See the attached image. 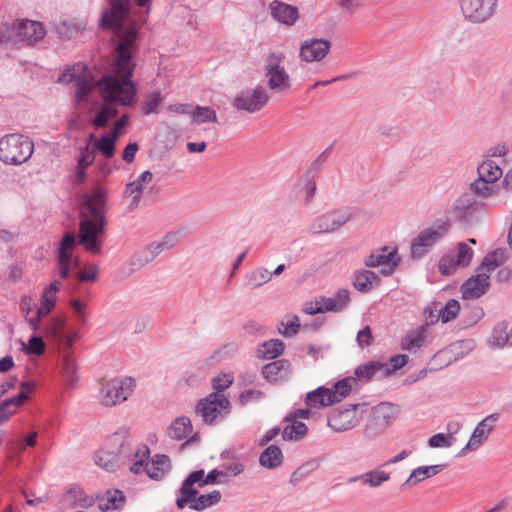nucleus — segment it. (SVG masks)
I'll return each instance as SVG.
<instances>
[{
    "mask_svg": "<svg viewBox=\"0 0 512 512\" xmlns=\"http://www.w3.org/2000/svg\"><path fill=\"white\" fill-rule=\"evenodd\" d=\"M380 277L373 271L367 269H357L352 275V286L361 293L370 292L374 286L379 285Z\"/></svg>",
    "mask_w": 512,
    "mask_h": 512,
    "instance_id": "nucleus-20",
    "label": "nucleus"
},
{
    "mask_svg": "<svg viewBox=\"0 0 512 512\" xmlns=\"http://www.w3.org/2000/svg\"><path fill=\"white\" fill-rule=\"evenodd\" d=\"M271 15L277 21L291 26L299 17L298 9L281 1H273L270 4Z\"/></svg>",
    "mask_w": 512,
    "mask_h": 512,
    "instance_id": "nucleus-21",
    "label": "nucleus"
},
{
    "mask_svg": "<svg viewBox=\"0 0 512 512\" xmlns=\"http://www.w3.org/2000/svg\"><path fill=\"white\" fill-rule=\"evenodd\" d=\"M229 412L230 401L221 393H210L200 399L195 407V414L208 425H213L219 418L227 416Z\"/></svg>",
    "mask_w": 512,
    "mask_h": 512,
    "instance_id": "nucleus-5",
    "label": "nucleus"
},
{
    "mask_svg": "<svg viewBox=\"0 0 512 512\" xmlns=\"http://www.w3.org/2000/svg\"><path fill=\"white\" fill-rule=\"evenodd\" d=\"M153 174L150 171L142 172L137 179L128 183L125 189V196H131L133 193L142 195L144 186L152 181Z\"/></svg>",
    "mask_w": 512,
    "mask_h": 512,
    "instance_id": "nucleus-47",
    "label": "nucleus"
},
{
    "mask_svg": "<svg viewBox=\"0 0 512 512\" xmlns=\"http://www.w3.org/2000/svg\"><path fill=\"white\" fill-rule=\"evenodd\" d=\"M157 257L156 252H154V249L151 244L139 249L136 251L130 261L129 266L132 272L137 271L153 261Z\"/></svg>",
    "mask_w": 512,
    "mask_h": 512,
    "instance_id": "nucleus-33",
    "label": "nucleus"
},
{
    "mask_svg": "<svg viewBox=\"0 0 512 512\" xmlns=\"http://www.w3.org/2000/svg\"><path fill=\"white\" fill-rule=\"evenodd\" d=\"M478 178L484 182L495 183L503 174L502 169L492 160L483 161L477 167Z\"/></svg>",
    "mask_w": 512,
    "mask_h": 512,
    "instance_id": "nucleus-35",
    "label": "nucleus"
},
{
    "mask_svg": "<svg viewBox=\"0 0 512 512\" xmlns=\"http://www.w3.org/2000/svg\"><path fill=\"white\" fill-rule=\"evenodd\" d=\"M129 7L130 3L127 0L112 1L110 9L103 13L100 22L103 28L115 30L119 38L113 62L115 75H105L95 81L88 67L83 63H77L59 77V82H76L75 101L78 104L86 100L95 87H98L107 103L127 106L133 102L136 89L131 76L135 63L131 51L135 46L137 28L135 22L128 23Z\"/></svg>",
    "mask_w": 512,
    "mask_h": 512,
    "instance_id": "nucleus-1",
    "label": "nucleus"
},
{
    "mask_svg": "<svg viewBox=\"0 0 512 512\" xmlns=\"http://www.w3.org/2000/svg\"><path fill=\"white\" fill-rule=\"evenodd\" d=\"M284 348L285 344L282 340L271 339L259 346L257 354L258 357L262 359H275L283 353Z\"/></svg>",
    "mask_w": 512,
    "mask_h": 512,
    "instance_id": "nucleus-38",
    "label": "nucleus"
},
{
    "mask_svg": "<svg viewBox=\"0 0 512 512\" xmlns=\"http://www.w3.org/2000/svg\"><path fill=\"white\" fill-rule=\"evenodd\" d=\"M477 200L471 192H464L459 195L450 209L452 218L465 226L472 225L477 217Z\"/></svg>",
    "mask_w": 512,
    "mask_h": 512,
    "instance_id": "nucleus-11",
    "label": "nucleus"
},
{
    "mask_svg": "<svg viewBox=\"0 0 512 512\" xmlns=\"http://www.w3.org/2000/svg\"><path fill=\"white\" fill-rule=\"evenodd\" d=\"M34 152V142L20 133L5 135L0 139V161L9 165L27 162Z\"/></svg>",
    "mask_w": 512,
    "mask_h": 512,
    "instance_id": "nucleus-3",
    "label": "nucleus"
},
{
    "mask_svg": "<svg viewBox=\"0 0 512 512\" xmlns=\"http://www.w3.org/2000/svg\"><path fill=\"white\" fill-rule=\"evenodd\" d=\"M489 274L479 272L468 278L461 286V294L464 299H478L484 295L489 288Z\"/></svg>",
    "mask_w": 512,
    "mask_h": 512,
    "instance_id": "nucleus-18",
    "label": "nucleus"
},
{
    "mask_svg": "<svg viewBox=\"0 0 512 512\" xmlns=\"http://www.w3.org/2000/svg\"><path fill=\"white\" fill-rule=\"evenodd\" d=\"M331 42L322 38H310L300 45L299 57L307 63L323 60L331 49Z\"/></svg>",
    "mask_w": 512,
    "mask_h": 512,
    "instance_id": "nucleus-16",
    "label": "nucleus"
},
{
    "mask_svg": "<svg viewBox=\"0 0 512 512\" xmlns=\"http://www.w3.org/2000/svg\"><path fill=\"white\" fill-rule=\"evenodd\" d=\"M424 331L425 326L423 325L418 330L411 331L410 333H408L401 342L402 348L404 350H408L409 352H417V350L420 349L424 342Z\"/></svg>",
    "mask_w": 512,
    "mask_h": 512,
    "instance_id": "nucleus-45",
    "label": "nucleus"
},
{
    "mask_svg": "<svg viewBox=\"0 0 512 512\" xmlns=\"http://www.w3.org/2000/svg\"><path fill=\"white\" fill-rule=\"evenodd\" d=\"M191 431L192 423L186 416L176 418L168 427V435L173 440H183Z\"/></svg>",
    "mask_w": 512,
    "mask_h": 512,
    "instance_id": "nucleus-36",
    "label": "nucleus"
},
{
    "mask_svg": "<svg viewBox=\"0 0 512 512\" xmlns=\"http://www.w3.org/2000/svg\"><path fill=\"white\" fill-rule=\"evenodd\" d=\"M282 328H279V332L284 337H292L296 335L300 329V319L298 316H287L284 321L281 322Z\"/></svg>",
    "mask_w": 512,
    "mask_h": 512,
    "instance_id": "nucleus-57",
    "label": "nucleus"
},
{
    "mask_svg": "<svg viewBox=\"0 0 512 512\" xmlns=\"http://www.w3.org/2000/svg\"><path fill=\"white\" fill-rule=\"evenodd\" d=\"M400 263V257L396 249H390L384 246L372 252L365 260L364 265L368 268L383 267L380 272L385 276L391 275Z\"/></svg>",
    "mask_w": 512,
    "mask_h": 512,
    "instance_id": "nucleus-15",
    "label": "nucleus"
},
{
    "mask_svg": "<svg viewBox=\"0 0 512 512\" xmlns=\"http://www.w3.org/2000/svg\"><path fill=\"white\" fill-rule=\"evenodd\" d=\"M463 17L470 23L482 24L494 17L499 0H459Z\"/></svg>",
    "mask_w": 512,
    "mask_h": 512,
    "instance_id": "nucleus-8",
    "label": "nucleus"
},
{
    "mask_svg": "<svg viewBox=\"0 0 512 512\" xmlns=\"http://www.w3.org/2000/svg\"><path fill=\"white\" fill-rule=\"evenodd\" d=\"M16 20L11 23H0V45L17 48L16 44Z\"/></svg>",
    "mask_w": 512,
    "mask_h": 512,
    "instance_id": "nucleus-51",
    "label": "nucleus"
},
{
    "mask_svg": "<svg viewBox=\"0 0 512 512\" xmlns=\"http://www.w3.org/2000/svg\"><path fill=\"white\" fill-rule=\"evenodd\" d=\"M271 281V274L266 268L257 267L244 277V285L256 289Z\"/></svg>",
    "mask_w": 512,
    "mask_h": 512,
    "instance_id": "nucleus-37",
    "label": "nucleus"
},
{
    "mask_svg": "<svg viewBox=\"0 0 512 512\" xmlns=\"http://www.w3.org/2000/svg\"><path fill=\"white\" fill-rule=\"evenodd\" d=\"M440 302L433 301L428 306L425 307L423 311L425 326L433 325L437 323L440 319Z\"/></svg>",
    "mask_w": 512,
    "mask_h": 512,
    "instance_id": "nucleus-58",
    "label": "nucleus"
},
{
    "mask_svg": "<svg viewBox=\"0 0 512 512\" xmlns=\"http://www.w3.org/2000/svg\"><path fill=\"white\" fill-rule=\"evenodd\" d=\"M105 203L106 192L103 188L97 187L91 195L84 194L81 214L92 216V209L95 212H102L101 208L104 207Z\"/></svg>",
    "mask_w": 512,
    "mask_h": 512,
    "instance_id": "nucleus-24",
    "label": "nucleus"
},
{
    "mask_svg": "<svg viewBox=\"0 0 512 512\" xmlns=\"http://www.w3.org/2000/svg\"><path fill=\"white\" fill-rule=\"evenodd\" d=\"M269 100L267 91L262 86L239 92L233 99L232 105L237 110L255 113L261 110Z\"/></svg>",
    "mask_w": 512,
    "mask_h": 512,
    "instance_id": "nucleus-12",
    "label": "nucleus"
},
{
    "mask_svg": "<svg viewBox=\"0 0 512 512\" xmlns=\"http://www.w3.org/2000/svg\"><path fill=\"white\" fill-rule=\"evenodd\" d=\"M509 324L500 322L492 330L488 344L491 348H503L507 343L512 344V333L508 332Z\"/></svg>",
    "mask_w": 512,
    "mask_h": 512,
    "instance_id": "nucleus-29",
    "label": "nucleus"
},
{
    "mask_svg": "<svg viewBox=\"0 0 512 512\" xmlns=\"http://www.w3.org/2000/svg\"><path fill=\"white\" fill-rule=\"evenodd\" d=\"M117 111L110 106H102L92 120V124L98 128H104L108 125L109 121L114 118Z\"/></svg>",
    "mask_w": 512,
    "mask_h": 512,
    "instance_id": "nucleus-54",
    "label": "nucleus"
},
{
    "mask_svg": "<svg viewBox=\"0 0 512 512\" xmlns=\"http://www.w3.org/2000/svg\"><path fill=\"white\" fill-rule=\"evenodd\" d=\"M23 403V395L5 399L0 404V424L6 422Z\"/></svg>",
    "mask_w": 512,
    "mask_h": 512,
    "instance_id": "nucleus-46",
    "label": "nucleus"
},
{
    "mask_svg": "<svg viewBox=\"0 0 512 512\" xmlns=\"http://www.w3.org/2000/svg\"><path fill=\"white\" fill-rule=\"evenodd\" d=\"M105 224L103 212H95L92 209V216L81 214L78 243L89 253L95 255L101 253Z\"/></svg>",
    "mask_w": 512,
    "mask_h": 512,
    "instance_id": "nucleus-2",
    "label": "nucleus"
},
{
    "mask_svg": "<svg viewBox=\"0 0 512 512\" xmlns=\"http://www.w3.org/2000/svg\"><path fill=\"white\" fill-rule=\"evenodd\" d=\"M195 475H196V479H194L192 481V484L199 488H202L209 484L224 483V481L222 480L223 475H222V472L220 469H213L206 476H205V472L203 469L196 470V471L191 472L187 476V478L191 479L193 476L195 477Z\"/></svg>",
    "mask_w": 512,
    "mask_h": 512,
    "instance_id": "nucleus-31",
    "label": "nucleus"
},
{
    "mask_svg": "<svg viewBox=\"0 0 512 512\" xmlns=\"http://www.w3.org/2000/svg\"><path fill=\"white\" fill-rule=\"evenodd\" d=\"M353 382V378L346 377L331 388L320 386L307 394L305 403L310 408H320L340 402L350 394Z\"/></svg>",
    "mask_w": 512,
    "mask_h": 512,
    "instance_id": "nucleus-4",
    "label": "nucleus"
},
{
    "mask_svg": "<svg viewBox=\"0 0 512 512\" xmlns=\"http://www.w3.org/2000/svg\"><path fill=\"white\" fill-rule=\"evenodd\" d=\"M135 387L131 377L114 378L102 384L99 392L100 403L112 407L127 400Z\"/></svg>",
    "mask_w": 512,
    "mask_h": 512,
    "instance_id": "nucleus-6",
    "label": "nucleus"
},
{
    "mask_svg": "<svg viewBox=\"0 0 512 512\" xmlns=\"http://www.w3.org/2000/svg\"><path fill=\"white\" fill-rule=\"evenodd\" d=\"M222 495L219 490H213L206 494H199L193 496L191 501L190 509L195 511H203L214 505H217L221 501Z\"/></svg>",
    "mask_w": 512,
    "mask_h": 512,
    "instance_id": "nucleus-32",
    "label": "nucleus"
},
{
    "mask_svg": "<svg viewBox=\"0 0 512 512\" xmlns=\"http://www.w3.org/2000/svg\"><path fill=\"white\" fill-rule=\"evenodd\" d=\"M89 140L95 141V149L106 158H112L114 156L117 139L113 138L112 135L104 134L99 139H96L95 135L91 134Z\"/></svg>",
    "mask_w": 512,
    "mask_h": 512,
    "instance_id": "nucleus-41",
    "label": "nucleus"
},
{
    "mask_svg": "<svg viewBox=\"0 0 512 512\" xmlns=\"http://www.w3.org/2000/svg\"><path fill=\"white\" fill-rule=\"evenodd\" d=\"M22 350L26 351L28 354L33 355H41L44 353L45 344L41 337L32 336L29 339L28 345H26L23 341H21Z\"/></svg>",
    "mask_w": 512,
    "mask_h": 512,
    "instance_id": "nucleus-59",
    "label": "nucleus"
},
{
    "mask_svg": "<svg viewBox=\"0 0 512 512\" xmlns=\"http://www.w3.org/2000/svg\"><path fill=\"white\" fill-rule=\"evenodd\" d=\"M352 214L348 208L336 209L316 217L311 230L315 234L333 233L350 221Z\"/></svg>",
    "mask_w": 512,
    "mask_h": 512,
    "instance_id": "nucleus-10",
    "label": "nucleus"
},
{
    "mask_svg": "<svg viewBox=\"0 0 512 512\" xmlns=\"http://www.w3.org/2000/svg\"><path fill=\"white\" fill-rule=\"evenodd\" d=\"M456 262L460 264L461 267H466L471 262L473 257V250L466 243L458 244V252L456 255Z\"/></svg>",
    "mask_w": 512,
    "mask_h": 512,
    "instance_id": "nucleus-61",
    "label": "nucleus"
},
{
    "mask_svg": "<svg viewBox=\"0 0 512 512\" xmlns=\"http://www.w3.org/2000/svg\"><path fill=\"white\" fill-rule=\"evenodd\" d=\"M55 306V296L49 295L43 292L41 296V307H36L35 316L31 317L29 323L32 329L36 331L38 329V323L43 315L48 314Z\"/></svg>",
    "mask_w": 512,
    "mask_h": 512,
    "instance_id": "nucleus-42",
    "label": "nucleus"
},
{
    "mask_svg": "<svg viewBox=\"0 0 512 512\" xmlns=\"http://www.w3.org/2000/svg\"><path fill=\"white\" fill-rule=\"evenodd\" d=\"M289 362L287 360H277L263 366L262 375L270 382H276L288 375Z\"/></svg>",
    "mask_w": 512,
    "mask_h": 512,
    "instance_id": "nucleus-26",
    "label": "nucleus"
},
{
    "mask_svg": "<svg viewBox=\"0 0 512 512\" xmlns=\"http://www.w3.org/2000/svg\"><path fill=\"white\" fill-rule=\"evenodd\" d=\"M318 466L316 460L308 461L301 466H299L290 477V483L292 485H297L300 481H302L309 473L315 470Z\"/></svg>",
    "mask_w": 512,
    "mask_h": 512,
    "instance_id": "nucleus-55",
    "label": "nucleus"
},
{
    "mask_svg": "<svg viewBox=\"0 0 512 512\" xmlns=\"http://www.w3.org/2000/svg\"><path fill=\"white\" fill-rule=\"evenodd\" d=\"M46 30L42 23L29 19L16 20V44L17 48L32 46L42 40Z\"/></svg>",
    "mask_w": 512,
    "mask_h": 512,
    "instance_id": "nucleus-14",
    "label": "nucleus"
},
{
    "mask_svg": "<svg viewBox=\"0 0 512 512\" xmlns=\"http://www.w3.org/2000/svg\"><path fill=\"white\" fill-rule=\"evenodd\" d=\"M126 431L113 434L107 442V447L119 446L114 449H102L95 454V463L106 471H114L119 465V454L122 453Z\"/></svg>",
    "mask_w": 512,
    "mask_h": 512,
    "instance_id": "nucleus-13",
    "label": "nucleus"
},
{
    "mask_svg": "<svg viewBox=\"0 0 512 512\" xmlns=\"http://www.w3.org/2000/svg\"><path fill=\"white\" fill-rule=\"evenodd\" d=\"M408 362L406 354L394 355L389 359V362L383 363V377L390 376L398 369L404 367Z\"/></svg>",
    "mask_w": 512,
    "mask_h": 512,
    "instance_id": "nucleus-53",
    "label": "nucleus"
},
{
    "mask_svg": "<svg viewBox=\"0 0 512 512\" xmlns=\"http://www.w3.org/2000/svg\"><path fill=\"white\" fill-rule=\"evenodd\" d=\"M179 243V232L173 231L167 233L160 241L152 242L151 245L157 256L165 250L174 248Z\"/></svg>",
    "mask_w": 512,
    "mask_h": 512,
    "instance_id": "nucleus-50",
    "label": "nucleus"
},
{
    "mask_svg": "<svg viewBox=\"0 0 512 512\" xmlns=\"http://www.w3.org/2000/svg\"><path fill=\"white\" fill-rule=\"evenodd\" d=\"M259 463L266 469H275L282 465L283 454L277 445H270L260 453Z\"/></svg>",
    "mask_w": 512,
    "mask_h": 512,
    "instance_id": "nucleus-28",
    "label": "nucleus"
},
{
    "mask_svg": "<svg viewBox=\"0 0 512 512\" xmlns=\"http://www.w3.org/2000/svg\"><path fill=\"white\" fill-rule=\"evenodd\" d=\"M77 366L75 361L68 355L63 357L62 373L65 384L68 388H73L77 382Z\"/></svg>",
    "mask_w": 512,
    "mask_h": 512,
    "instance_id": "nucleus-49",
    "label": "nucleus"
},
{
    "mask_svg": "<svg viewBox=\"0 0 512 512\" xmlns=\"http://www.w3.org/2000/svg\"><path fill=\"white\" fill-rule=\"evenodd\" d=\"M292 424L284 427L282 431V438L285 441H300L302 440L308 431L305 423L300 421H291Z\"/></svg>",
    "mask_w": 512,
    "mask_h": 512,
    "instance_id": "nucleus-43",
    "label": "nucleus"
},
{
    "mask_svg": "<svg viewBox=\"0 0 512 512\" xmlns=\"http://www.w3.org/2000/svg\"><path fill=\"white\" fill-rule=\"evenodd\" d=\"M323 313H339L345 310L350 303V291L346 288L339 289L333 297L321 296L319 298Z\"/></svg>",
    "mask_w": 512,
    "mask_h": 512,
    "instance_id": "nucleus-19",
    "label": "nucleus"
},
{
    "mask_svg": "<svg viewBox=\"0 0 512 512\" xmlns=\"http://www.w3.org/2000/svg\"><path fill=\"white\" fill-rule=\"evenodd\" d=\"M480 428H475L466 446L459 452V456L464 455L468 450L478 449L483 442L488 439V435L485 434Z\"/></svg>",
    "mask_w": 512,
    "mask_h": 512,
    "instance_id": "nucleus-56",
    "label": "nucleus"
},
{
    "mask_svg": "<svg viewBox=\"0 0 512 512\" xmlns=\"http://www.w3.org/2000/svg\"><path fill=\"white\" fill-rule=\"evenodd\" d=\"M191 119L193 123H217L216 111L207 106H196L191 110Z\"/></svg>",
    "mask_w": 512,
    "mask_h": 512,
    "instance_id": "nucleus-44",
    "label": "nucleus"
},
{
    "mask_svg": "<svg viewBox=\"0 0 512 512\" xmlns=\"http://www.w3.org/2000/svg\"><path fill=\"white\" fill-rule=\"evenodd\" d=\"M383 362L380 361H369L366 363H363L359 365L355 369V377H352L354 379V382L352 383V386L357 383V381L360 382H368L372 378H374L377 374H380L383 376Z\"/></svg>",
    "mask_w": 512,
    "mask_h": 512,
    "instance_id": "nucleus-25",
    "label": "nucleus"
},
{
    "mask_svg": "<svg viewBox=\"0 0 512 512\" xmlns=\"http://www.w3.org/2000/svg\"><path fill=\"white\" fill-rule=\"evenodd\" d=\"M69 493L75 496L76 504L81 508H89L95 502L93 496L85 494L79 488H72L70 489Z\"/></svg>",
    "mask_w": 512,
    "mask_h": 512,
    "instance_id": "nucleus-63",
    "label": "nucleus"
},
{
    "mask_svg": "<svg viewBox=\"0 0 512 512\" xmlns=\"http://www.w3.org/2000/svg\"><path fill=\"white\" fill-rule=\"evenodd\" d=\"M196 479V476L188 479L187 477L183 480L182 485L179 489L180 496L176 498V506L178 509H184L186 506L190 508L193 496L198 495L197 488L192 484V481Z\"/></svg>",
    "mask_w": 512,
    "mask_h": 512,
    "instance_id": "nucleus-34",
    "label": "nucleus"
},
{
    "mask_svg": "<svg viewBox=\"0 0 512 512\" xmlns=\"http://www.w3.org/2000/svg\"><path fill=\"white\" fill-rule=\"evenodd\" d=\"M171 463L167 455L157 454L145 463L144 471L153 480L162 479L170 470Z\"/></svg>",
    "mask_w": 512,
    "mask_h": 512,
    "instance_id": "nucleus-23",
    "label": "nucleus"
},
{
    "mask_svg": "<svg viewBox=\"0 0 512 512\" xmlns=\"http://www.w3.org/2000/svg\"><path fill=\"white\" fill-rule=\"evenodd\" d=\"M221 472L224 477H235L245 470V465L240 461H232L221 465Z\"/></svg>",
    "mask_w": 512,
    "mask_h": 512,
    "instance_id": "nucleus-60",
    "label": "nucleus"
},
{
    "mask_svg": "<svg viewBox=\"0 0 512 512\" xmlns=\"http://www.w3.org/2000/svg\"><path fill=\"white\" fill-rule=\"evenodd\" d=\"M76 236L73 233H66L62 237L58 248V265L75 266L79 265V259L73 258L72 250L76 245Z\"/></svg>",
    "mask_w": 512,
    "mask_h": 512,
    "instance_id": "nucleus-22",
    "label": "nucleus"
},
{
    "mask_svg": "<svg viewBox=\"0 0 512 512\" xmlns=\"http://www.w3.org/2000/svg\"><path fill=\"white\" fill-rule=\"evenodd\" d=\"M456 257L454 255H445L439 262V271L442 275H450L455 268L461 267L459 263L456 262Z\"/></svg>",
    "mask_w": 512,
    "mask_h": 512,
    "instance_id": "nucleus-62",
    "label": "nucleus"
},
{
    "mask_svg": "<svg viewBox=\"0 0 512 512\" xmlns=\"http://www.w3.org/2000/svg\"><path fill=\"white\" fill-rule=\"evenodd\" d=\"M284 58L282 52L276 51L270 53L265 60L264 74L271 90L282 91L290 86V77L282 66Z\"/></svg>",
    "mask_w": 512,
    "mask_h": 512,
    "instance_id": "nucleus-9",
    "label": "nucleus"
},
{
    "mask_svg": "<svg viewBox=\"0 0 512 512\" xmlns=\"http://www.w3.org/2000/svg\"><path fill=\"white\" fill-rule=\"evenodd\" d=\"M389 479V473L383 470H372L359 476L351 477L348 482L352 483L361 481L363 485L369 486L371 488H377L380 487L383 483L387 482Z\"/></svg>",
    "mask_w": 512,
    "mask_h": 512,
    "instance_id": "nucleus-27",
    "label": "nucleus"
},
{
    "mask_svg": "<svg viewBox=\"0 0 512 512\" xmlns=\"http://www.w3.org/2000/svg\"><path fill=\"white\" fill-rule=\"evenodd\" d=\"M444 468V465H431V466H420L414 469L408 479L404 482L402 486H415L416 484L424 481L426 478L434 476L441 472Z\"/></svg>",
    "mask_w": 512,
    "mask_h": 512,
    "instance_id": "nucleus-30",
    "label": "nucleus"
},
{
    "mask_svg": "<svg viewBox=\"0 0 512 512\" xmlns=\"http://www.w3.org/2000/svg\"><path fill=\"white\" fill-rule=\"evenodd\" d=\"M460 311V303L456 299H450L444 306L440 303V319L447 323L455 319Z\"/></svg>",
    "mask_w": 512,
    "mask_h": 512,
    "instance_id": "nucleus-52",
    "label": "nucleus"
},
{
    "mask_svg": "<svg viewBox=\"0 0 512 512\" xmlns=\"http://www.w3.org/2000/svg\"><path fill=\"white\" fill-rule=\"evenodd\" d=\"M449 224L442 222L421 231L411 243L410 253L412 258L420 259L448 233Z\"/></svg>",
    "mask_w": 512,
    "mask_h": 512,
    "instance_id": "nucleus-7",
    "label": "nucleus"
},
{
    "mask_svg": "<svg viewBox=\"0 0 512 512\" xmlns=\"http://www.w3.org/2000/svg\"><path fill=\"white\" fill-rule=\"evenodd\" d=\"M467 192H471L472 194H474L475 199L477 200V197L483 199L491 197L493 194L496 193V190L493 188L492 183L484 182V180L477 178L475 181L470 183Z\"/></svg>",
    "mask_w": 512,
    "mask_h": 512,
    "instance_id": "nucleus-48",
    "label": "nucleus"
},
{
    "mask_svg": "<svg viewBox=\"0 0 512 512\" xmlns=\"http://www.w3.org/2000/svg\"><path fill=\"white\" fill-rule=\"evenodd\" d=\"M505 260V251L502 249H496L484 257L480 267L478 268V271L490 275V273L494 271L499 265H501Z\"/></svg>",
    "mask_w": 512,
    "mask_h": 512,
    "instance_id": "nucleus-40",
    "label": "nucleus"
},
{
    "mask_svg": "<svg viewBox=\"0 0 512 512\" xmlns=\"http://www.w3.org/2000/svg\"><path fill=\"white\" fill-rule=\"evenodd\" d=\"M124 504V493L115 489L113 491H107L105 502L99 503V509L103 512H113L122 509Z\"/></svg>",
    "mask_w": 512,
    "mask_h": 512,
    "instance_id": "nucleus-39",
    "label": "nucleus"
},
{
    "mask_svg": "<svg viewBox=\"0 0 512 512\" xmlns=\"http://www.w3.org/2000/svg\"><path fill=\"white\" fill-rule=\"evenodd\" d=\"M357 408V404H350L344 409L333 410L328 417V426L335 432H343L353 428L357 423Z\"/></svg>",
    "mask_w": 512,
    "mask_h": 512,
    "instance_id": "nucleus-17",
    "label": "nucleus"
},
{
    "mask_svg": "<svg viewBox=\"0 0 512 512\" xmlns=\"http://www.w3.org/2000/svg\"><path fill=\"white\" fill-rule=\"evenodd\" d=\"M453 442L454 438L452 436L438 433L429 439L428 445L432 448L449 447L453 444Z\"/></svg>",
    "mask_w": 512,
    "mask_h": 512,
    "instance_id": "nucleus-64",
    "label": "nucleus"
}]
</instances>
